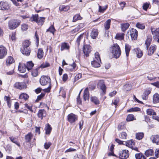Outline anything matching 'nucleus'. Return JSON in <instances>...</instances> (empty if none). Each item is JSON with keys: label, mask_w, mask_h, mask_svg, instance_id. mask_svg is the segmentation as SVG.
Here are the masks:
<instances>
[{"label": "nucleus", "mask_w": 159, "mask_h": 159, "mask_svg": "<svg viewBox=\"0 0 159 159\" xmlns=\"http://www.w3.org/2000/svg\"><path fill=\"white\" fill-rule=\"evenodd\" d=\"M18 69L20 72L24 73L25 72L26 70V65L23 63H20L18 67Z\"/></svg>", "instance_id": "16"}, {"label": "nucleus", "mask_w": 159, "mask_h": 159, "mask_svg": "<svg viewBox=\"0 0 159 159\" xmlns=\"http://www.w3.org/2000/svg\"><path fill=\"white\" fill-rule=\"evenodd\" d=\"M16 33L15 32H13L12 33L11 36V39L13 41H15L16 39Z\"/></svg>", "instance_id": "60"}, {"label": "nucleus", "mask_w": 159, "mask_h": 159, "mask_svg": "<svg viewBox=\"0 0 159 159\" xmlns=\"http://www.w3.org/2000/svg\"><path fill=\"white\" fill-rule=\"evenodd\" d=\"M9 139L12 142L15 143L19 147L20 146V144L17 142V139L16 138L13 137H9Z\"/></svg>", "instance_id": "39"}, {"label": "nucleus", "mask_w": 159, "mask_h": 159, "mask_svg": "<svg viewBox=\"0 0 159 159\" xmlns=\"http://www.w3.org/2000/svg\"><path fill=\"white\" fill-rule=\"evenodd\" d=\"M11 5L8 2L5 1L0 2V9L2 10H7L9 9Z\"/></svg>", "instance_id": "8"}, {"label": "nucleus", "mask_w": 159, "mask_h": 159, "mask_svg": "<svg viewBox=\"0 0 159 159\" xmlns=\"http://www.w3.org/2000/svg\"><path fill=\"white\" fill-rule=\"evenodd\" d=\"M140 111V109L139 107H135L130 108L127 110L128 112H132L133 111Z\"/></svg>", "instance_id": "47"}, {"label": "nucleus", "mask_w": 159, "mask_h": 159, "mask_svg": "<svg viewBox=\"0 0 159 159\" xmlns=\"http://www.w3.org/2000/svg\"><path fill=\"white\" fill-rule=\"evenodd\" d=\"M84 34H81L77 38L76 42L78 46L80 44V40L83 38Z\"/></svg>", "instance_id": "51"}, {"label": "nucleus", "mask_w": 159, "mask_h": 159, "mask_svg": "<svg viewBox=\"0 0 159 159\" xmlns=\"http://www.w3.org/2000/svg\"><path fill=\"white\" fill-rule=\"evenodd\" d=\"M125 52L127 57H128L129 55V52L130 49V46L127 43L125 44Z\"/></svg>", "instance_id": "34"}, {"label": "nucleus", "mask_w": 159, "mask_h": 159, "mask_svg": "<svg viewBox=\"0 0 159 159\" xmlns=\"http://www.w3.org/2000/svg\"><path fill=\"white\" fill-rule=\"evenodd\" d=\"M107 5H106L104 7L102 8L101 6H99V11L100 12H103L107 8Z\"/></svg>", "instance_id": "53"}, {"label": "nucleus", "mask_w": 159, "mask_h": 159, "mask_svg": "<svg viewBox=\"0 0 159 159\" xmlns=\"http://www.w3.org/2000/svg\"><path fill=\"white\" fill-rule=\"evenodd\" d=\"M43 55L44 52L42 48H39L38 50L37 53V57L39 59H42L43 56Z\"/></svg>", "instance_id": "25"}, {"label": "nucleus", "mask_w": 159, "mask_h": 159, "mask_svg": "<svg viewBox=\"0 0 159 159\" xmlns=\"http://www.w3.org/2000/svg\"><path fill=\"white\" fill-rule=\"evenodd\" d=\"M144 134L142 132L137 133L136 134V138L138 140L141 139L143 137Z\"/></svg>", "instance_id": "42"}, {"label": "nucleus", "mask_w": 159, "mask_h": 159, "mask_svg": "<svg viewBox=\"0 0 159 159\" xmlns=\"http://www.w3.org/2000/svg\"><path fill=\"white\" fill-rule=\"evenodd\" d=\"M55 31L56 30L55 29L53 25H52L47 30L46 32H50L53 35H54Z\"/></svg>", "instance_id": "37"}, {"label": "nucleus", "mask_w": 159, "mask_h": 159, "mask_svg": "<svg viewBox=\"0 0 159 159\" xmlns=\"http://www.w3.org/2000/svg\"><path fill=\"white\" fill-rule=\"evenodd\" d=\"M119 102V100L118 98H116L114 101V102H113L111 103V105H113V104H114L115 106V108L116 107Z\"/></svg>", "instance_id": "62"}, {"label": "nucleus", "mask_w": 159, "mask_h": 159, "mask_svg": "<svg viewBox=\"0 0 159 159\" xmlns=\"http://www.w3.org/2000/svg\"><path fill=\"white\" fill-rule=\"evenodd\" d=\"M89 93L88 88H86L84 90V99L85 101L89 100Z\"/></svg>", "instance_id": "24"}, {"label": "nucleus", "mask_w": 159, "mask_h": 159, "mask_svg": "<svg viewBox=\"0 0 159 159\" xmlns=\"http://www.w3.org/2000/svg\"><path fill=\"white\" fill-rule=\"evenodd\" d=\"M151 89L149 88L147 89L143 93L142 98L143 99L146 100L148 98V95L151 93Z\"/></svg>", "instance_id": "21"}, {"label": "nucleus", "mask_w": 159, "mask_h": 159, "mask_svg": "<svg viewBox=\"0 0 159 159\" xmlns=\"http://www.w3.org/2000/svg\"><path fill=\"white\" fill-rule=\"evenodd\" d=\"M28 27V25L25 24H23L21 25V29L23 31L27 30Z\"/></svg>", "instance_id": "58"}, {"label": "nucleus", "mask_w": 159, "mask_h": 159, "mask_svg": "<svg viewBox=\"0 0 159 159\" xmlns=\"http://www.w3.org/2000/svg\"><path fill=\"white\" fill-rule=\"evenodd\" d=\"M37 115L39 118L42 119L43 117L46 116V111L44 109H40L39 110Z\"/></svg>", "instance_id": "20"}, {"label": "nucleus", "mask_w": 159, "mask_h": 159, "mask_svg": "<svg viewBox=\"0 0 159 159\" xmlns=\"http://www.w3.org/2000/svg\"><path fill=\"white\" fill-rule=\"evenodd\" d=\"M83 50L84 54L88 57L91 51V47L89 45H84L83 48Z\"/></svg>", "instance_id": "14"}, {"label": "nucleus", "mask_w": 159, "mask_h": 159, "mask_svg": "<svg viewBox=\"0 0 159 159\" xmlns=\"http://www.w3.org/2000/svg\"><path fill=\"white\" fill-rule=\"evenodd\" d=\"M149 4L147 3H144L143 6V9L144 10H147L148 8L149 7Z\"/></svg>", "instance_id": "61"}, {"label": "nucleus", "mask_w": 159, "mask_h": 159, "mask_svg": "<svg viewBox=\"0 0 159 159\" xmlns=\"http://www.w3.org/2000/svg\"><path fill=\"white\" fill-rule=\"evenodd\" d=\"M30 44V42L28 40L25 41L23 43V48H29V46Z\"/></svg>", "instance_id": "55"}, {"label": "nucleus", "mask_w": 159, "mask_h": 159, "mask_svg": "<svg viewBox=\"0 0 159 159\" xmlns=\"http://www.w3.org/2000/svg\"><path fill=\"white\" fill-rule=\"evenodd\" d=\"M152 40V39L151 38H148L146 40L145 43V45H146L147 49H148V47L150 45Z\"/></svg>", "instance_id": "45"}, {"label": "nucleus", "mask_w": 159, "mask_h": 159, "mask_svg": "<svg viewBox=\"0 0 159 159\" xmlns=\"http://www.w3.org/2000/svg\"><path fill=\"white\" fill-rule=\"evenodd\" d=\"M26 68L28 71L31 70L34 66V64L32 63V61H29L27 62Z\"/></svg>", "instance_id": "36"}, {"label": "nucleus", "mask_w": 159, "mask_h": 159, "mask_svg": "<svg viewBox=\"0 0 159 159\" xmlns=\"http://www.w3.org/2000/svg\"><path fill=\"white\" fill-rule=\"evenodd\" d=\"M59 8L61 11H66L69 9L70 7L68 6H65L62 5L60 6Z\"/></svg>", "instance_id": "31"}, {"label": "nucleus", "mask_w": 159, "mask_h": 159, "mask_svg": "<svg viewBox=\"0 0 159 159\" xmlns=\"http://www.w3.org/2000/svg\"><path fill=\"white\" fill-rule=\"evenodd\" d=\"M135 157L136 159H146L145 156L141 153L135 154Z\"/></svg>", "instance_id": "38"}, {"label": "nucleus", "mask_w": 159, "mask_h": 159, "mask_svg": "<svg viewBox=\"0 0 159 159\" xmlns=\"http://www.w3.org/2000/svg\"><path fill=\"white\" fill-rule=\"evenodd\" d=\"M20 23V20H12L9 21L8 22V26L11 30H13L17 28Z\"/></svg>", "instance_id": "5"}, {"label": "nucleus", "mask_w": 159, "mask_h": 159, "mask_svg": "<svg viewBox=\"0 0 159 159\" xmlns=\"http://www.w3.org/2000/svg\"><path fill=\"white\" fill-rule=\"evenodd\" d=\"M125 34L123 33H119L117 34L116 36V39L119 40L124 39Z\"/></svg>", "instance_id": "32"}, {"label": "nucleus", "mask_w": 159, "mask_h": 159, "mask_svg": "<svg viewBox=\"0 0 159 159\" xmlns=\"http://www.w3.org/2000/svg\"><path fill=\"white\" fill-rule=\"evenodd\" d=\"M14 87L19 89H22L26 88V85L24 82H16L14 84Z\"/></svg>", "instance_id": "9"}, {"label": "nucleus", "mask_w": 159, "mask_h": 159, "mask_svg": "<svg viewBox=\"0 0 159 159\" xmlns=\"http://www.w3.org/2000/svg\"><path fill=\"white\" fill-rule=\"evenodd\" d=\"M111 52L115 58H117L120 56L121 51L120 48L117 43H114L111 47Z\"/></svg>", "instance_id": "2"}, {"label": "nucleus", "mask_w": 159, "mask_h": 159, "mask_svg": "<svg viewBox=\"0 0 159 159\" xmlns=\"http://www.w3.org/2000/svg\"><path fill=\"white\" fill-rule=\"evenodd\" d=\"M81 17L80 15L77 14L75 15L73 18V22H76L77 20L80 19Z\"/></svg>", "instance_id": "54"}, {"label": "nucleus", "mask_w": 159, "mask_h": 159, "mask_svg": "<svg viewBox=\"0 0 159 159\" xmlns=\"http://www.w3.org/2000/svg\"><path fill=\"white\" fill-rule=\"evenodd\" d=\"M157 46L155 45H152L148 50V55L150 56L152 55L154 51L156 50Z\"/></svg>", "instance_id": "15"}, {"label": "nucleus", "mask_w": 159, "mask_h": 159, "mask_svg": "<svg viewBox=\"0 0 159 159\" xmlns=\"http://www.w3.org/2000/svg\"><path fill=\"white\" fill-rule=\"evenodd\" d=\"M95 57L93 60L91 61V64L93 66L95 67H98L100 66V63L101 60L100 55L98 52H96L95 53Z\"/></svg>", "instance_id": "3"}, {"label": "nucleus", "mask_w": 159, "mask_h": 159, "mask_svg": "<svg viewBox=\"0 0 159 159\" xmlns=\"http://www.w3.org/2000/svg\"><path fill=\"white\" fill-rule=\"evenodd\" d=\"M14 60L12 57L11 56L8 57L6 61L7 63L9 64H11L14 62Z\"/></svg>", "instance_id": "46"}, {"label": "nucleus", "mask_w": 159, "mask_h": 159, "mask_svg": "<svg viewBox=\"0 0 159 159\" xmlns=\"http://www.w3.org/2000/svg\"><path fill=\"white\" fill-rule=\"evenodd\" d=\"M129 33L132 40L137 39L138 36V31L132 28L128 32V34Z\"/></svg>", "instance_id": "10"}, {"label": "nucleus", "mask_w": 159, "mask_h": 159, "mask_svg": "<svg viewBox=\"0 0 159 159\" xmlns=\"http://www.w3.org/2000/svg\"><path fill=\"white\" fill-rule=\"evenodd\" d=\"M7 50L6 48L3 46H0V59H2L7 54Z\"/></svg>", "instance_id": "12"}, {"label": "nucleus", "mask_w": 159, "mask_h": 159, "mask_svg": "<svg viewBox=\"0 0 159 159\" xmlns=\"http://www.w3.org/2000/svg\"><path fill=\"white\" fill-rule=\"evenodd\" d=\"M129 151L126 150H124L119 153V157L121 159H126L129 157Z\"/></svg>", "instance_id": "11"}, {"label": "nucleus", "mask_w": 159, "mask_h": 159, "mask_svg": "<svg viewBox=\"0 0 159 159\" xmlns=\"http://www.w3.org/2000/svg\"><path fill=\"white\" fill-rule=\"evenodd\" d=\"M67 120L70 124H73L78 120L77 116L73 113H70L68 115L67 117Z\"/></svg>", "instance_id": "6"}, {"label": "nucleus", "mask_w": 159, "mask_h": 159, "mask_svg": "<svg viewBox=\"0 0 159 159\" xmlns=\"http://www.w3.org/2000/svg\"><path fill=\"white\" fill-rule=\"evenodd\" d=\"M136 27L139 29L143 30L145 28V26L143 24L138 23L136 25Z\"/></svg>", "instance_id": "52"}, {"label": "nucleus", "mask_w": 159, "mask_h": 159, "mask_svg": "<svg viewBox=\"0 0 159 159\" xmlns=\"http://www.w3.org/2000/svg\"><path fill=\"white\" fill-rule=\"evenodd\" d=\"M134 119V116L132 114H129L128 115L126 119L127 121H132Z\"/></svg>", "instance_id": "49"}, {"label": "nucleus", "mask_w": 159, "mask_h": 159, "mask_svg": "<svg viewBox=\"0 0 159 159\" xmlns=\"http://www.w3.org/2000/svg\"><path fill=\"white\" fill-rule=\"evenodd\" d=\"M49 66V64L47 62H45L44 63H43L39 67V69L40 68H45L47 67H48Z\"/></svg>", "instance_id": "56"}, {"label": "nucleus", "mask_w": 159, "mask_h": 159, "mask_svg": "<svg viewBox=\"0 0 159 159\" xmlns=\"http://www.w3.org/2000/svg\"><path fill=\"white\" fill-rule=\"evenodd\" d=\"M40 83L43 86L49 84L48 87L43 89V91L45 92L48 93L50 92L51 87V79L49 77L46 76H42L40 80Z\"/></svg>", "instance_id": "1"}, {"label": "nucleus", "mask_w": 159, "mask_h": 159, "mask_svg": "<svg viewBox=\"0 0 159 159\" xmlns=\"http://www.w3.org/2000/svg\"><path fill=\"white\" fill-rule=\"evenodd\" d=\"M153 102L154 103H157L159 102V94L156 93L153 96Z\"/></svg>", "instance_id": "28"}, {"label": "nucleus", "mask_w": 159, "mask_h": 159, "mask_svg": "<svg viewBox=\"0 0 159 159\" xmlns=\"http://www.w3.org/2000/svg\"><path fill=\"white\" fill-rule=\"evenodd\" d=\"M153 150L151 149H149L145 151V154L147 156V157H149L152 156L153 155Z\"/></svg>", "instance_id": "41"}, {"label": "nucleus", "mask_w": 159, "mask_h": 159, "mask_svg": "<svg viewBox=\"0 0 159 159\" xmlns=\"http://www.w3.org/2000/svg\"><path fill=\"white\" fill-rule=\"evenodd\" d=\"M98 87L100 88L102 91L104 93H105L106 87L105 85L104 82L102 80L99 81L98 84Z\"/></svg>", "instance_id": "13"}, {"label": "nucleus", "mask_w": 159, "mask_h": 159, "mask_svg": "<svg viewBox=\"0 0 159 159\" xmlns=\"http://www.w3.org/2000/svg\"><path fill=\"white\" fill-rule=\"evenodd\" d=\"M39 67H38L36 69L33 70L32 71V75L34 77H36L38 75V70L39 69Z\"/></svg>", "instance_id": "48"}, {"label": "nucleus", "mask_w": 159, "mask_h": 159, "mask_svg": "<svg viewBox=\"0 0 159 159\" xmlns=\"http://www.w3.org/2000/svg\"><path fill=\"white\" fill-rule=\"evenodd\" d=\"M152 34L153 35L154 39H157V42L159 43V28L155 29L151 28Z\"/></svg>", "instance_id": "7"}, {"label": "nucleus", "mask_w": 159, "mask_h": 159, "mask_svg": "<svg viewBox=\"0 0 159 159\" xmlns=\"http://www.w3.org/2000/svg\"><path fill=\"white\" fill-rule=\"evenodd\" d=\"M123 145H125L126 146L130 148H133V147L135 145V143L134 141L132 140L128 141L127 142H124V143Z\"/></svg>", "instance_id": "22"}, {"label": "nucleus", "mask_w": 159, "mask_h": 159, "mask_svg": "<svg viewBox=\"0 0 159 159\" xmlns=\"http://www.w3.org/2000/svg\"><path fill=\"white\" fill-rule=\"evenodd\" d=\"M147 114L149 115H155L156 113L152 109H148L146 111Z\"/></svg>", "instance_id": "43"}, {"label": "nucleus", "mask_w": 159, "mask_h": 159, "mask_svg": "<svg viewBox=\"0 0 159 159\" xmlns=\"http://www.w3.org/2000/svg\"><path fill=\"white\" fill-rule=\"evenodd\" d=\"M51 145V143H45L44 144V147L45 149H48L50 147Z\"/></svg>", "instance_id": "63"}, {"label": "nucleus", "mask_w": 159, "mask_h": 159, "mask_svg": "<svg viewBox=\"0 0 159 159\" xmlns=\"http://www.w3.org/2000/svg\"><path fill=\"white\" fill-rule=\"evenodd\" d=\"M91 101L95 105H98L100 104V101L98 98L95 97L93 96L91 97Z\"/></svg>", "instance_id": "27"}, {"label": "nucleus", "mask_w": 159, "mask_h": 159, "mask_svg": "<svg viewBox=\"0 0 159 159\" xmlns=\"http://www.w3.org/2000/svg\"><path fill=\"white\" fill-rule=\"evenodd\" d=\"M151 139L153 143L157 145H159V135H152L151 137Z\"/></svg>", "instance_id": "17"}, {"label": "nucleus", "mask_w": 159, "mask_h": 159, "mask_svg": "<svg viewBox=\"0 0 159 159\" xmlns=\"http://www.w3.org/2000/svg\"><path fill=\"white\" fill-rule=\"evenodd\" d=\"M21 52L23 54L26 56L29 55L30 53L29 48H22L21 49Z\"/></svg>", "instance_id": "19"}, {"label": "nucleus", "mask_w": 159, "mask_h": 159, "mask_svg": "<svg viewBox=\"0 0 159 159\" xmlns=\"http://www.w3.org/2000/svg\"><path fill=\"white\" fill-rule=\"evenodd\" d=\"M33 136V134L31 133H29L25 136V139L26 142H30L31 139Z\"/></svg>", "instance_id": "26"}, {"label": "nucleus", "mask_w": 159, "mask_h": 159, "mask_svg": "<svg viewBox=\"0 0 159 159\" xmlns=\"http://www.w3.org/2000/svg\"><path fill=\"white\" fill-rule=\"evenodd\" d=\"M127 135L126 133L125 132H123L120 134V137L121 138L125 139H126Z\"/></svg>", "instance_id": "59"}, {"label": "nucleus", "mask_w": 159, "mask_h": 159, "mask_svg": "<svg viewBox=\"0 0 159 159\" xmlns=\"http://www.w3.org/2000/svg\"><path fill=\"white\" fill-rule=\"evenodd\" d=\"M45 130L46 131V134H49L50 133L52 130V127L51 125L48 124L45 127Z\"/></svg>", "instance_id": "30"}, {"label": "nucleus", "mask_w": 159, "mask_h": 159, "mask_svg": "<svg viewBox=\"0 0 159 159\" xmlns=\"http://www.w3.org/2000/svg\"><path fill=\"white\" fill-rule=\"evenodd\" d=\"M124 88L126 89L127 91L129 90L131 88V84H126L124 86Z\"/></svg>", "instance_id": "57"}, {"label": "nucleus", "mask_w": 159, "mask_h": 159, "mask_svg": "<svg viewBox=\"0 0 159 159\" xmlns=\"http://www.w3.org/2000/svg\"><path fill=\"white\" fill-rule=\"evenodd\" d=\"M134 50L136 55L137 57L138 58H141L143 54L142 51L139 48L135 49Z\"/></svg>", "instance_id": "23"}, {"label": "nucleus", "mask_w": 159, "mask_h": 159, "mask_svg": "<svg viewBox=\"0 0 159 159\" xmlns=\"http://www.w3.org/2000/svg\"><path fill=\"white\" fill-rule=\"evenodd\" d=\"M38 17L39 15L38 14H36L34 15H33L32 18H30V20L31 21H34L37 23L39 25H42L44 22L45 18L43 17L39 18Z\"/></svg>", "instance_id": "4"}, {"label": "nucleus", "mask_w": 159, "mask_h": 159, "mask_svg": "<svg viewBox=\"0 0 159 159\" xmlns=\"http://www.w3.org/2000/svg\"><path fill=\"white\" fill-rule=\"evenodd\" d=\"M98 34V30L97 29H93L90 33V36L93 39H95Z\"/></svg>", "instance_id": "18"}, {"label": "nucleus", "mask_w": 159, "mask_h": 159, "mask_svg": "<svg viewBox=\"0 0 159 159\" xmlns=\"http://www.w3.org/2000/svg\"><path fill=\"white\" fill-rule=\"evenodd\" d=\"M4 100L7 101V102L9 107L10 108L11 106V104L10 102V98L9 97L5 96L4 97Z\"/></svg>", "instance_id": "44"}, {"label": "nucleus", "mask_w": 159, "mask_h": 159, "mask_svg": "<svg viewBox=\"0 0 159 159\" xmlns=\"http://www.w3.org/2000/svg\"><path fill=\"white\" fill-rule=\"evenodd\" d=\"M29 96L26 93H22L19 96V98L20 99H23L26 100L29 98Z\"/></svg>", "instance_id": "40"}, {"label": "nucleus", "mask_w": 159, "mask_h": 159, "mask_svg": "<svg viewBox=\"0 0 159 159\" xmlns=\"http://www.w3.org/2000/svg\"><path fill=\"white\" fill-rule=\"evenodd\" d=\"M129 26V24L126 23L121 24V29L123 32L125 31Z\"/></svg>", "instance_id": "33"}, {"label": "nucleus", "mask_w": 159, "mask_h": 159, "mask_svg": "<svg viewBox=\"0 0 159 159\" xmlns=\"http://www.w3.org/2000/svg\"><path fill=\"white\" fill-rule=\"evenodd\" d=\"M111 20L108 19L105 22L104 25L105 28L106 30H108L110 28L111 25Z\"/></svg>", "instance_id": "35"}, {"label": "nucleus", "mask_w": 159, "mask_h": 159, "mask_svg": "<svg viewBox=\"0 0 159 159\" xmlns=\"http://www.w3.org/2000/svg\"><path fill=\"white\" fill-rule=\"evenodd\" d=\"M147 77L148 80L150 81L154 80L156 78V77H154L152 73L149 74Z\"/></svg>", "instance_id": "50"}, {"label": "nucleus", "mask_w": 159, "mask_h": 159, "mask_svg": "<svg viewBox=\"0 0 159 159\" xmlns=\"http://www.w3.org/2000/svg\"><path fill=\"white\" fill-rule=\"evenodd\" d=\"M82 77V75L81 74H78L76 75L75 78V80H78Z\"/></svg>", "instance_id": "64"}, {"label": "nucleus", "mask_w": 159, "mask_h": 159, "mask_svg": "<svg viewBox=\"0 0 159 159\" xmlns=\"http://www.w3.org/2000/svg\"><path fill=\"white\" fill-rule=\"evenodd\" d=\"M69 46L67 43H62L61 45V50L63 51L64 50H68L69 49Z\"/></svg>", "instance_id": "29"}]
</instances>
